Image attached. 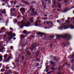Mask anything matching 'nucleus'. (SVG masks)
<instances>
[{"mask_svg":"<svg viewBox=\"0 0 74 74\" xmlns=\"http://www.w3.org/2000/svg\"><path fill=\"white\" fill-rule=\"evenodd\" d=\"M66 37H67V40H70L71 38V36L69 34H65L64 35H57V38L58 39H59L60 37H63V38H66Z\"/></svg>","mask_w":74,"mask_h":74,"instance_id":"obj_1","label":"nucleus"},{"mask_svg":"<svg viewBox=\"0 0 74 74\" xmlns=\"http://www.w3.org/2000/svg\"><path fill=\"white\" fill-rule=\"evenodd\" d=\"M69 25H67L66 23H64L62 24V26L58 27V29L60 30H62L63 29H69Z\"/></svg>","mask_w":74,"mask_h":74,"instance_id":"obj_2","label":"nucleus"},{"mask_svg":"<svg viewBox=\"0 0 74 74\" xmlns=\"http://www.w3.org/2000/svg\"><path fill=\"white\" fill-rule=\"evenodd\" d=\"M21 23V26H19L21 27V28H23V26H25L26 27H28L30 26V23L27 22L26 23H25L24 21H22Z\"/></svg>","mask_w":74,"mask_h":74,"instance_id":"obj_3","label":"nucleus"},{"mask_svg":"<svg viewBox=\"0 0 74 74\" xmlns=\"http://www.w3.org/2000/svg\"><path fill=\"white\" fill-rule=\"evenodd\" d=\"M31 9L32 12H33L32 14H30V15H32V16H34L35 15H37V13L36 12H34V9H33L32 8H31Z\"/></svg>","mask_w":74,"mask_h":74,"instance_id":"obj_4","label":"nucleus"},{"mask_svg":"<svg viewBox=\"0 0 74 74\" xmlns=\"http://www.w3.org/2000/svg\"><path fill=\"white\" fill-rule=\"evenodd\" d=\"M35 26H41V24H38V21H36Z\"/></svg>","mask_w":74,"mask_h":74,"instance_id":"obj_5","label":"nucleus"},{"mask_svg":"<svg viewBox=\"0 0 74 74\" xmlns=\"http://www.w3.org/2000/svg\"><path fill=\"white\" fill-rule=\"evenodd\" d=\"M8 35L9 36L10 35V38H12L13 37V36H12V32H9L8 33Z\"/></svg>","mask_w":74,"mask_h":74,"instance_id":"obj_6","label":"nucleus"},{"mask_svg":"<svg viewBox=\"0 0 74 74\" xmlns=\"http://www.w3.org/2000/svg\"><path fill=\"white\" fill-rule=\"evenodd\" d=\"M21 1L23 3H25L26 4H27V5L29 4V3L27 2H26V1L24 0H21Z\"/></svg>","mask_w":74,"mask_h":74,"instance_id":"obj_7","label":"nucleus"},{"mask_svg":"<svg viewBox=\"0 0 74 74\" xmlns=\"http://www.w3.org/2000/svg\"><path fill=\"white\" fill-rule=\"evenodd\" d=\"M52 37H54V36H49L48 37V38H44V40H50V38H51Z\"/></svg>","mask_w":74,"mask_h":74,"instance_id":"obj_8","label":"nucleus"},{"mask_svg":"<svg viewBox=\"0 0 74 74\" xmlns=\"http://www.w3.org/2000/svg\"><path fill=\"white\" fill-rule=\"evenodd\" d=\"M16 10V9L15 8H14L13 9L11 8L10 9L11 13H12L13 11H15Z\"/></svg>","mask_w":74,"mask_h":74,"instance_id":"obj_9","label":"nucleus"},{"mask_svg":"<svg viewBox=\"0 0 74 74\" xmlns=\"http://www.w3.org/2000/svg\"><path fill=\"white\" fill-rule=\"evenodd\" d=\"M1 12L3 14H5L6 13V12L5 11V9H3L2 10Z\"/></svg>","mask_w":74,"mask_h":74,"instance_id":"obj_10","label":"nucleus"},{"mask_svg":"<svg viewBox=\"0 0 74 74\" xmlns=\"http://www.w3.org/2000/svg\"><path fill=\"white\" fill-rule=\"evenodd\" d=\"M20 11H23V12H25V10L24 8H21L20 9Z\"/></svg>","mask_w":74,"mask_h":74,"instance_id":"obj_11","label":"nucleus"},{"mask_svg":"<svg viewBox=\"0 0 74 74\" xmlns=\"http://www.w3.org/2000/svg\"><path fill=\"white\" fill-rule=\"evenodd\" d=\"M70 27L71 29H74V27L73 25L71 24L70 26Z\"/></svg>","mask_w":74,"mask_h":74,"instance_id":"obj_12","label":"nucleus"},{"mask_svg":"<svg viewBox=\"0 0 74 74\" xmlns=\"http://www.w3.org/2000/svg\"><path fill=\"white\" fill-rule=\"evenodd\" d=\"M2 60H3V56L2 55H0V62L2 61Z\"/></svg>","mask_w":74,"mask_h":74,"instance_id":"obj_13","label":"nucleus"},{"mask_svg":"<svg viewBox=\"0 0 74 74\" xmlns=\"http://www.w3.org/2000/svg\"><path fill=\"white\" fill-rule=\"evenodd\" d=\"M73 55L70 56V58L69 57L68 58H74V52L73 53Z\"/></svg>","mask_w":74,"mask_h":74,"instance_id":"obj_14","label":"nucleus"},{"mask_svg":"<svg viewBox=\"0 0 74 74\" xmlns=\"http://www.w3.org/2000/svg\"><path fill=\"white\" fill-rule=\"evenodd\" d=\"M11 56H9L8 58L7 59V61H5V62H8L10 59H11Z\"/></svg>","mask_w":74,"mask_h":74,"instance_id":"obj_15","label":"nucleus"},{"mask_svg":"<svg viewBox=\"0 0 74 74\" xmlns=\"http://www.w3.org/2000/svg\"><path fill=\"white\" fill-rule=\"evenodd\" d=\"M67 10H68L67 9H65L63 10V12H64H64H67Z\"/></svg>","mask_w":74,"mask_h":74,"instance_id":"obj_16","label":"nucleus"},{"mask_svg":"<svg viewBox=\"0 0 74 74\" xmlns=\"http://www.w3.org/2000/svg\"><path fill=\"white\" fill-rule=\"evenodd\" d=\"M58 7L60 8H61V4H60V3H58Z\"/></svg>","mask_w":74,"mask_h":74,"instance_id":"obj_17","label":"nucleus"},{"mask_svg":"<svg viewBox=\"0 0 74 74\" xmlns=\"http://www.w3.org/2000/svg\"><path fill=\"white\" fill-rule=\"evenodd\" d=\"M51 64L53 66H55L56 65V64L55 63L52 62L51 63Z\"/></svg>","mask_w":74,"mask_h":74,"instance_id":"obj_18","label":"nucleus"},{"mask_svg":"<svg viewBox=\"0 0 74 74\" xmlns=\"http://www.w3.org/2000/svg\"><path fill=\"white\" fill-rule=\"evenodd\" d=\"M25 35H23V34L21 35V37L22 38H24L25 37Z\"/></svg>","mask_w":74,"mask_h":74,"instance_id":"obj_19","label":"nucleus"},{"mask_svg":"<svg viewBox=\"0 0 74 74\" xmlns=\"http://www.w3.org/2000/svg\"><path fill=\"white\" fill-rule=\"evenodd\" d=\"M31 23H33V19L32 18H30L29 19Z\"/></svg>","mask_w":74,"mask_h":74,"instance_id":"obj_20","label":"nucleus"},{"mask_svg":"<svg viewBox=\"0 0 74 74\" xmlns=\"http://www.w3.org/2000/svg\"><path fill=\"white\" fill-rule=\"evenodd\" d=\"M5 70L4 69H2L1 70V73H3V72H4V71H5Z\"/></svg>","mask_w":74,"mask_h":74,"instance_id":"obj_21","label":"nucleus"},{"mask_svg":"<svg viewBox=\"0 0 74 74\" xmlns=\"http://www.w3.org/2000/svg\"><path fill=\"white\" fill-rule=\"evenodd\" d=\"M7 56H8V55L7 54H5V55L4 56V59H5V58H7Z\"/></svg>","mask_w":74,"mask_h":74,"instance_id":"obj_22","label":"nucleus"},{"mask_svg":"<svg viewBox=\"0 0 74 74\" xmlns=\"http://www.w3.org/2000/svg\"><path fill=\"white\" fill-rule=\"evenodd\" d=\"M47 1H48L49 3H51V0H44V1H45V2H46Z\"/></svg>","mask_w":74,"mask_h":74,"instance_id":"obj_23","label":"nucleus"},{"mask_svg":"<svg viewBox=\"0 0 74 74\" xmlns=\"http://www.w3.org/2000/svg\"><path fill=\"white\" fill-rule=\"evenodd\" d=\"M1 29L2 30H5V29L4 27H3L1 28Z\"/></svg>","mask_w":74,"mask_h":74,"instance_id":"obj_24","label":"nucleus"},{"mask_svg":"<svg viewBox=\"0 0 74 74\" xmlns=\"http://www.w3.org/2000/svg\"><path fill=\"white\" fill-rule=\"evenodd\" d=\"M49 22L50 23H51V26H53V22L51 21H49Z\"/></svg>","mask_w":74,"mask_h":74,"instance_id":"obj_25","label":"nucleus"},{"mask_svg":"<svg viewBox=\"0 0 74 74\" xmlns=\"http://www.w3.org/2000/svg\"><path fill=\"white\" fill-rule=\"evenodd\" d=\"M26 33H27V32L26 31V30H24L23 31V33L24 34H26Z\"/></svg>","mask_w":74,"mask_h":74,"instance_id":"obj_26","label":"nucleus"},{"mask_svg":"<svg viewBox=\"0 0 74 74\" xmlns=\"http://www.w3.org/2000/svg\"><path fill=\"white\" fill-rule=\"evenodd\" d=\"M42 19H43V20H46V19H47V18H42Z\"/></svg>","mask_w":74,"mask_h":74,"instance_id":"obj_27","label":"nucleus"},{"mask_svg":"<svg viewBox=\"0 0 74 74\" xmlns=\"http://www.w3.org/2000/svg\"><path fill=\"white\" fill-rule=\"evenodd\" d=\"M17 19H16V18L15 19H14V22H15L14 23H16L17 22Z\"/></svg>","mask_w":74,"mask_h":74,"instance_id":"obj_28","label":"nucleus"},{"mask_svg":"<svg viewBox=\"0 0 74 74\" xmlns=\"http://www.w3.org/2000/svg\"><path fill=\"white\" fill-rule=\"evenodd\" d=\"M48 68V66L46 67V71L47 72L48 71V70L47 69Z\"/></svg>","mask_w":74,"mask_h":74,"instance_id":"obj_29","label":"nucleus"},{"mask_svg":"<svg viewBox=\"0 0 74 74\" xmlns=\"http://www.w3.org/2000/svg\"><path fill=\"white\" fill-rule=\"evenodd\" d=\"M27 55H30V52L29 51H27Z\"/></svg>","mask_w":74,"mask_h":74,"instance_id":"obj_30","label":"nucleus"},{"mask_svg":"<svg viewBox=\"0 0 74 74\" xmlns=\"http://www.w3.org/2000/svg\"><path fill=\"white\" fill-rule=\"evenodd\" d=\"M36 3V2L35 1H32L31 2L32 4H35V3Z\"/></svg>","mask_w":74,"mask_h":74,"instance_id":"obj_31","label":"nucleus"},{"mask_svg":"<svg viewBox=\"0 0 74 74\" xmlns=\"http://www.w3.org/2000/svg\"><path fill=\"white\" fill-rule=\"evenodd\" d=\"M61 21V20H60V21L59 20H58L57 21V22H58V23H60V21Z\"/></svg>","mask_w":74,"mask_h":74,"instance_id":"obj_32","label":"nucleus"},{"mask_svg":"<svg viewBox=\"0 0 74 74\" xmlns=\"http://www.w3.org/2000/svg\"><path fill=\"white\" fill-rule=\"evenodd\" d=\"M66 23H70V21L69 20H66Z\"/></svg>","mask_w":74,"mask_h":74,"instance_id":"obj_33","label":"nucleus"},{"mask_svg":"<svg viewBox=\"0 0 74 74\" xmlns=\"http://www.w3.org/2000/svg\"><path fill=\"white\" fill-rule=\"evenodd\" d=\"M5 69H9V67L6 66V67H4Z\"/></svg>","mask_w":74,"mask_h":74,"instance_id":"obj_34","label":"nucleus"},{"mask_svg":"<svg viewBox=\"0 0 74 74\" xmlns=\"http://www.w3.org/2000/svg\"><path fill=\"white\" fill-rule=\"evenodd\" d=\"M3 47H1V49H0V52H1L3 51Z\"/></svg>","mask_w":74,"mask_h":74,"instance_id":"obj_35","label":"nucleus"},{"mask_svg":"<svg viewBox=\"0 0 74 74\" xmlns=\"http://www.w3.org/2000/svg\"><path fill=\"white\" fill-rule=\"evenodd\" d=\"M7 53H10V52H11V51H10V50H8L7 51Z\"/></svg>","mask_w":74,"mask_h":74,"instance_id":"obj_36","label":"nucleus"},{"mask_svg":"<svg viewBox=\"0 0 74 74\" xmlns=\"http://www.w3.org/2000/svg\"><path fill=\"white\" fill-rule=\"evenodd\" d=\"M13 48H14V47H13V46H11L10 47V49H13Z\"/></svg>","mask_w":74,"mask_h":74,"instance_id":"obj_37","label":"nucleus"},{"mask_svg":"<svg viewBox=\"0 0 74 74\" xmlns=\"http://www.w3.org/2000/svg\"><path fill=\"white\" fill-rule=\"evenodd\" d=\"M19 16H18V17H17V18H20V17H21V13H19Z\"/></svg>","mask_w":74,"mask_h":74,"instance_id":"obj_38","label":"nucleus"},{"mask_svg":"<svg viewBox=\"0 0 74 74\" xmlns=\"http://www.w3.org/2000/svg\"><path fill=\"white\" fill-rule=\"evenodd\" d=\"M39 66V64L38 63L36 64V66Z\"/></svg>","mask_w":74,"mask_h":74,"instance_id":"obj_39","label":"nucleus"},{"mask_svg":"<svg viewBox=\"0 0 74 74\" xmlns=\"http://www.w3.org/2000/svg\"><path fill=\"white\" fill-rule=\"evenodd\" d=\"M22 60H24V56H23L22 57Z\"/></svg>","mask_w":74,"mask_h":74,"instance_id":"obj_40","label":"nucleus"},{"mask_svg":"<svg viewBox=\"0 0 74 74\" xmlns=\"http://www.w3.org/2000/svg\"><path fill=\"white\" fill-rule=\"evenodd\" d=\"M74 62V60H72L71 62V63H73V62Z\"/></svg>","mask_w":74,"mask_h":74,"instance_id":"obj_41","label":"nucleus"},{"mask_svg":"<svg viewBox=\"0 0 74 74\" xmlns=\"http://www.w3.org/2000/svg\"><path fill=\"white\" fill-rule=\"evenodd\" d=\"M56 3V1H54V2H53V4H55V3Z\"/></svg>","mask_w":74,"mask_h":74,"instance_id":"obj_42","label":"nucleus"},{"mask_svg":"<svg viewBox=\"0 0 74 74\" xmlns=\"http://www.w3.org/2000/svg\"><path fill=\"white\" fill-rule=\"evenodd\" d=\"M56 7V6H53V5L52 6V8H55V7Z\"/></svg>","mask_w":74,"mask_h":74,"instance_id":"obj_43","label":"nucleus"},{"mask_svg":"<svg viewBox=\"0 0 74 74\" xmlns=\"http://www.w3.org/2000/svg\"><path fill=\"white\" fill-rule=\"evenodd\" d=\"M72 70H74V67L73 66H72Z\"/></svg>","mask_w":74,"mask_h":74,"instance_id":"obj_44","label":"nucleus"},{"mask_svg":"<svg viewBox=\"0 0 74 74\" xmlns=\"http://www.w3.org/2000/svg\"><path fill=\"white\" fill-rule=\"evenodd\" d=\"M54 68H53V67H52V68H51V69L52 70H54Z\"/></svg>","mask_w":74,"mask_h":74,"instance_id":"obj_45","label":"nucleus"},{"mask_svg":"<svg viewBox=\"0 0 74 74\" xmlns=\"http://www.w3.org/2000/svg\"><path fill=\"white\" fill-rule=\"evenodd\" d=\"M71 19H72V20H74V17H73L71 18Z\"/></svg>","mask_w":74,"mask_h":74,"instance_id":"obj_46","label":"nucleus"},{"mask_svg":"<svg viewBox=\"0 0 74 74\" xmlns=\"http://www.w3.org/2000/svg\"><path fill=\"white\" fill-rule=\"evenodd\" d=\"M40 17H38L37 18V20H39V19H40Z\"/></svg>","mask_w":74,"mask_h":74,"instance_id":"obj_47","label":"nucleus"},{"mask_svg":"<svg viewBox=\"0 0 74 74\" xmlns=\"http://www.w3.org/2000/svg\"><path fill=\"white\" fill-rule=\"evenodd\" d=\"M13 36H16V35L14 33L13 34Z\"/></svg>","mask_w":74,"mask_h":74,"instance_id":"obj_48","label":"nucleus"},{"mask_svg":"<svg viewBox=\"0 0 74 74\" xmlns=\"http://www.w3.org/2000/svg\"><path fill=\"white\" fill-rule=\"evenodd\" d=\"M10 29L11 30H13V29L12 28L10 27Z\"/></svg>","mask_w":74,"mask_h":74,"instance_id":"obj_49","label":"nucleus"},{"mask_svg":"<svg viewBox=\"0 0 74 74\" xmlns=\"http://www.w3.org/2000/svg\"><path fill=\"white\" fill-rule=\"evenodd\" d=\"M64 1L65 3H66V2H67V0H65Z\"/></svg>","mask_w":74,"mask_h":74,"instance_id":"obj_50","label":"nucleus"},{"mask_svg":"<svg viewBox=\"0 0 74 74\" xmlns=\"http://www.w3.org/2000/svg\"><path fill=\"white\" fill-rule=\"evenodd\" d=\"M3 15V14L2 13H0V16H2Z\"/></svg>","mask_w":74,"mask_h":74,"instance_id":"obj_51","label":"nucleus"},{"mask_svg":"<svg viewBox=\"0 0 74 74\" xmlns=\"http://www.w3.org/2000/svg\"><path fill=\"white\" fill-rule=\"evenodd\" d=\"M16 8H18V7H19V6L17 5L16 6Z\"/></svg>","mask_w":74,"mask_h":74,"instance_id":"obj_52","label":"nucleus"},{"mask_svg":"<svg viewBox=\"0 0 74 74\" xmlns=\"http://www.w3.org/2000/svg\"><path fill=\"white\" fill-rule=\"evenodd\" d=\"M10 3H11V4H12L13 3V1H10Z\"/></svg>","mask_w":74,"mask_h":74,"instance_id":"obj_53","label":"nucleus"},{"mask_svg":"<svg viewBox=\"0 0 74 74\" xmlns=\"http://www.w3.org/2000/svg\"><path fill=\"white\" fill-rule=\"evenodd\" d=\"M51 72H49L48 73H47V74H50V73H51Z\"/></svg>","mask_w":74,"mask_h":74,"instance_id":"obj_54","label":"nucleus"},{"mask_svg":"<svg viewBox=\"0 0 74 74\" xmlns=\"http://www.w3.org/2000/svg\"><path fill=\"white\" fill-rule=\"evenodd\" d=\"M38 62H40V60L38 59Z\"/></svg>","mask_w":74,"mask_h":74,"instance_id":"obj_55","label":"nucleus"},{"mask_svg":"<svg viewBox=\"0 0 74 74\" xmlns=\"http://www.w3.org/2000/svg\"><path fill=\"white\" fill-rule=\"evenodd\" d=\"M15 4H16V2L15 1L14 2V5H15Z\"/></svg>","mask_w":74,"mask_h":74,"instance_id":"obj_56","label":"nucleus"},{"mask_svg":"<svg viewBox=\"0 0 74 74\" xmlns=\"http://www.w3.org/2000/svg\"><path fill=\"white\" fill-rule=\"evenodd\" d=\"M46 23V21H44V24L45 25V23Z\"/></svg>","mask_w":74,"mask_h":74,"instance_id":"obj_57","label":"nucleus"},{"mask_svg":"<svg viewBox=\"0 0 74 74\" xmlns=\"http://www.w3.org/2000/svg\"><path fill=\"white\" fill-rule=\"evenodd\" d=\"M47 25H48V24H49V23L48 22H47Z\"/></svg>","mask_w":74,"mask_h":74,"instance_id":"obj_58","label":"nucleus"},{"mask_svg":"<svg viewBox=\"0 0 74 74\" xmlns=\"http://www.w3.org/2000/svg\"><path fill=\"white\" fill-rule=\"evenodd\" d=\"M38 34H41V32H39L38 33Z\"/></svg>","mask_w":74,"mask_h":74,"instance_id":"obj_59","label":"nucleus"},{"mask_svg":"<svg viewBox=\"0 0 74 74\" xmlns=\"http://www.w3.org/2000/svg\"><path fill=\"white\" fill-rule=\"evenodd\" d=\"M44 1H42V5H43V4H44Z\"/></svg>","mask_w":74,"mask_h":74,"instance_id":"obj_60","label":"nucleus"},{"mask_svg":"<svg viewBox=\"0 0 74 74\" xmlns=\"http://www.w3.org/2000/svg\"><path fill=\"white\" fill-rule=\"evenodd\" d=\"M13 39H14V40H16V38L14 37V38H13Z\"/></svg>","mask_w":74,"mask_h":74,"instance_id":"obj_61","label":"nucleus"},{"mask_svg":"<svg viewBox=\"0 0 74 74\" xmlns=\"http://www.w3.org/2000/svg\"><path fill=\"white\" fill-rule=\"evenodd\" d=\"M9 73H5V74H8Z\"/></svg>","mask_w":74,"mask_h":74,"instance_id":"obj_62","label":"nucleus"},{"mask_svg":"<svg viewBox=\"0 0 74 74\" xmlns=\"http://www.w3.org/2000/svg\"><path fill=\"white\" fill-rule=\"evenodd\" d=\"M45 16H47V14H45Z\"/></svg>","mask_w":74,"mask_h":74,"instance_id":"obj_63","label":"nucleus"},{"mask_svg":"<svg viewBox=\"0 0 74 74\" xmlns=\"http://www.w3.org/2000/svg\"><path fill=\"white\" fill-rule=\"evenodd\" d=\"M62 21H64V19L62 18Z\"/></svg>","mask_w":74,"mask_h":74,"instance_id":"obj_64","label":"nucleus"}]
</instances>
